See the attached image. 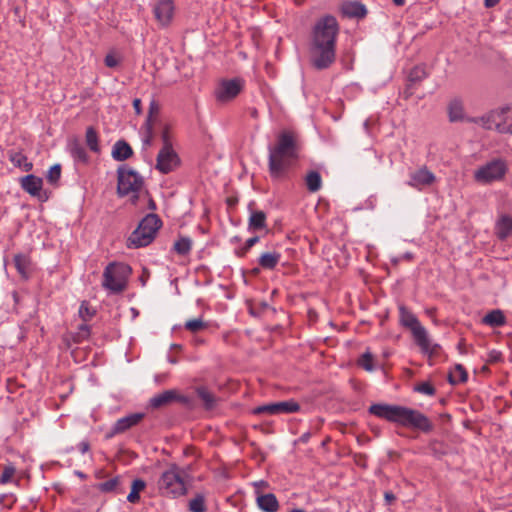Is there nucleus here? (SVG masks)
<instances>
[{
  "label": "nucleus",
  "instance_id": "052dcab7",
  "mask_svg": "<svg viewBox=\"0 0 512 512\" xmlns=\"http://www.w3.org/2000/svg\"><path fill=\"white\" fill-rule=\"evenodd\" d=\"M75 153L77 154V156L81 159H85V152L82 148H77L75 150Z\"/></svg>",
  "mask_w": 512,
  "mask_h": 512
},
{
  "label": "nucleus",
  "instance_id": "cd10ccee",
  "mask_svg": "<svg viewBox=\"0 0 512 512\" xmlns=\"http://www.w3.org/2000/svg\"><path fill=\"white\" fill-rule=\"evenodd\" d=\"M468 374L466 369L461 364H456L454 368L449 372L448 381L452 385H457L466 382Z\"/></svg>",
  "mask_w": 512,
  "mask_h": 512
},
{
  "label": "nucleus",
  "instance_id": "79ce46f5",
  "mask_svg": "<svg viewBox=\"0 0 512 512\" xmlns=\"http://www.w3.org/2000/svg\"><path fill=\"white\" fill-rule=\"evenodd\" d=\"M252 413L254 415H276V406H275V402L274 403H268V404H264V405H261V406H258V407H255L253 410H252Z\"/></svg>",
  "mask_w": 512,
  "mask_h": 512
},
{
  "label": "nucleus",
  "instance_id": "58836bf2",
  "mask_svg": "<svg viewBox=\"0 0 512 512\" xmlns=\"http://www.w3.org/2000/svg\"><path fill=\"white\" fill-rule=\"evenodd\" d=\"M120 484V478L114 477L105 482L99 483L97 488L102 492H113L116 491Z\"/></svg>",
  "mask_w": 512,
  "mask_h": 512
},
{
  "label": "nucleus",
  "instance_id": "f704fd0d",
  "mask_svg": "<svg viewBox=\"0 0 512 512\" xmlns=\"http://www.w3.org/2000/svg\"><path fill=\"white\" fill-rule=\"evenodd\" d=\"M357 364L364 370L372 372L375 369L374 356L371 352L366 351L359 357Z\"/></svg>",
  "mask_w": 512,
  "mask_h": 512
},
{
  "label": "nucleus",
  "instance_id": "dca6fc26",
  "mask_svg": "<svg viewBox=\"0 0 512 512\" xmlns=\"http://www.w3.org/2000/svg\"><path fill=\"white\" fill-rule=\"evenodd\" d=\"M256 505L263 512H278L279 501L273 493H261L256 490Z\"/></svg>",
  "mask_w": 512,
  "mask_h": 512
},
{
  "label": "nucleus",
  "instance_id": "0eeeda50",
  "mask_svg": "<svg viewBox=\"0 0 512 512\" xmlns=\"http://www.w3.org/2000/svg\"><path fill=\"white\" fill-rule=\"evenodd\" d=\"M132 270L124 263L113 262L110 263L103 272L104 288L114 293L122 292L127 285L128 277Z\"/></svg>",
  "mask_w": 512,
  "mask_h": 512
},
{
  "label": "nucleus",
  "instance_id": "603ef678",
  "mask_svg": "<svg viewBox=\"0 0 512 512\" xmlns=\"http://www.w3.org/2000/svg\"><path fill=\"white\" fill-rule=\"evenodd\" d=\"M157 113H158V107H157V105L154 102H152L150 104L149 115L147 117L146 124H152L154 115H156Z\"/></svg>",
  "mask_w": 512,
  "mask_h": 512
},
{
  "label": "nucleus",
  "instance_id": "39448f33",
  "mask_svg": "<svg viewBox=\"0 0 512 512\" xmlns=\"http://www.w3.org/2000/svg\"><path fill=\"white\" fill-rule=\"evenodd\" d=\"M161 226V220L155 214H149L142 219L138 227L131 233L127 240L128 248L147 246L154 239Z\"/></svg>",
  "mask_w": 512,
  "mask_h": 512
},
{
  "label": "nucleus",
  "instance_id": "c9c22d12",
  "mask_svg": "<svg viewBox=\"0 0 512 512\" xmlns=\"http://www.w3.org/2000/svg\"><path fill=\"white\" fill-rule=\"evenodd\" d=\"M197 395L207 409H210L215 405V396L208 389L204 387L197 388Z\"/></svg>",
  "mask_w": 512,
  "mask_h": 512
},
{
  "label": "nucleus",
  "instance_id": "09e8293b",
  "mask_svg": "<svg viewBox=\"0 0 512 512\" xmlns=\"http://www.w3.org/2000/svg\"><path fill=\"white\" fill-rule=\"evenodd\" d=\"M16 502V498L13 494H2L0 495V505L11 508Z\"/></svg>",
  "mask_w": 512,
  "mask_h": 512
},
{
  "label": "nucleus",
  "instance_id": "0e129e2a",
  "mask_svg": "<svg viewBox=\"0 0 512 512\" xmlns=\"http://www.w3.org/2000/svg\"><path fill=\"white\" fill-rule=\"evenodd\" d=\"M257 115H258L257 110L256 109H252L251 116L252 117H257Z\"/></svg>",
  "mask_w": 512,
  "mask_h": 512
},
{
  "label": "nucleus",
  "instance_id": "13d9d810",
  "mask_svg": "<svg viewBox=\"0 0 512 512\" xmlns=\"http://www.w3.org/2000/svg\"><path fill=\"white\" fill-rule=\"evenodd\" d=\"M500 0H484V5L487 8L494 7L499 3Z\"/></svg>",
  "mask_w": 512,
  "mask_h": 512
},
{
  "label": "nucleus",
  "instance_id": "3c124183",
  "mask_svg": "<svg viewBox=\"0 0 512 512\" xmlns=\"http://www.w3.org/2000/svg\"><path fill=\"white\" fill-rule=\"evenodd\" d=\"M161 139H162V142H163V146L162 147L172 146L171 136H170V132H169V128L168 127H165L163 129L162 134H161Z\"/></svg>",
  "mask_w": 512,
  "mask_h": 512
},
{
  "label": "nucleus",
  "instance_id": "393cba45",
  "mask_svg": "<svg viewBox=\"0 0 512 512\" xmlns=\"http://www.w3.org/2000/svg\"><path fill=\"white\" fill-rule=\"evenodd\" d=\"M482 323L490 327H501L506 324V317L501 310L495 309L483 317Z\"/></svg>",
  "mask_w": 512,
  "mask_h": 512
},
{
  "label": "nucleus",
  "instance_id": "4c0bfd02",
  "mask_svg": "<svg viewBox=\"0 0 512 512\" xmlns=\"http://www.w3.org/2000/svg\"><path fill=\"white\" fill-rule=\"evenodd\" d=\"M192 241L189 238L183 237L177 240L174 244V250L180 255H186L190 252Z\"/></svg>",
  "mask_w": 512,
  "mask_h": 512
},
{
  "label": "nucleus",
  "instance_id": "ea45409f",
  "mask_svg": "<svg viewBox=\"0 0 512 512\" xmlns=\"http://www.w3.org/2000/svg\"><path fill=\"white\" fill-rule=\"evenodd\" d=\"M16 468L12 464H7L3 468V472L0 476V483L7 484L11 482L15 476Z\"/></svg>",
  "mask_w": 512,
  "mask_h": 512
},
{
  "label": "nucleus",
  "instance_id": "4be33fe9",
  "mask_svg": "<svg viewBox=\"0 0 512 512\" xmlns=\"http://www.w3.org/2000/svg\"><path fill=\"white\" fill-rule=\"evenodd\" d=\"M133 154L131 146L124 140H119L113 145L112 157L117 161H124Z\"/></svg>",
  "mask_w": 512,
  "mask_h": 512
},
{
  "label": "nucleus",
  "instance_id": "c03bdc74",
  "mask_svg": "<svg viewBox=\"0 0 512 512\" xmlns=\"http://www.w3.org/2000/svg\"><path fill=\"white\" fill-rule=\"evenodd\" d=\"M415 391L427 396H433L436 393L434 386L429 382H421L417 384Z\"/></svg>",
  "mask_w": 512,
  "mask_h": 512
},
{
  "label": "nucleus",
  "instance_id": "9b49d317",
  "mask_svg": "<svg viewBox=\"0 0 512 512\" xmlns=\"http://www.w3.org/2000/svg\"><path fill=\"white\" fill-rule=\"evenodd\" d=\"M399 318L401 325L410 330L414 341L428 332L418 318L404 306L399 307Z\"/></svg>",
  "mask_w": 512,
  "mask_h": 512
},
{
  "label": "nucleus",
  "instance_id": "9d476101",
  "mask_svg": "<svg viewBox=\"0 0 512 512\" xmlns=\"http://www.w3.org/2000/svg\"><path fill=\"white\" fill-rule=\"evenodd\" d=\"M244 80L241 78L224 79L219 82L215 90L218 102L227 103L235 99L244 88Z\"/></svg>",
  "mask_w": 512,
  "mask_h": 512
},
{
  "label": "nucleus",
  "instance_id": "423d86ee",
  "mask_svg": "<svg viewBox=\"0 0 512 512\" xmlns=\"http://www.w3.org/2000/svg\"><path fill=\"white\" fill-rule=\"evenodd\" d=\"M143 185V177L134 169L127 166L118 169L117 193L119 196L130 195L135 203L143 189Z\"/></svg>",
  "mask_w": 512,
  "mask_h": 512
},
{
  "label": "nucleus",
  "instance_id": "412c9836",
  "mask_svg": "<svg viewBox=\"0 0 512 512\" xmlns=\"http://www.w3.org/2000/svg\"><path fill=\"white\" fill-rule=\"evenodd\" d=\"M448 115L449 120L451 122H457V121H467L469 122L464 116V105L462 100L460 99H453L450 101L448 105Z\"/></svg>",
  "mask_w": 512,
  "mask_h": 512
},
{
  "label": "nucleus",
  "instance_id": "a18cd8bd",
  "mask_svg": "<svg viewBox=\"0 0 512 512\" xmlns=\"http://www.w3.org/2000/svg\"><path fill=\"white\" fill-rule=\"evenodd\" d=\"M90 335V328L87 324H81L79 326L78 332L76 333L74 340L76 342H82L87 339Z\"/></svg>",
  "mask_w": 512,
  "mask_h": 512
},
{
  "label": "nucleus",
  "instance_id": "c756f323",
  "mask_svg": "<svg viewBox=\"0 0 512 512\" xmlns=\"http://www.w3.org/2000/svg\"><path fill=\"white\" fill-rule=\"evenodd\" d=\"M249 228L262 230L266 227V214L263 211H254L249 217Z\"/></svg>",
  "mask_w": 512,
  "mask_h": 512
},
{
  "label": "nucleus",
  "instance_id": "e2e57ef3",
  "mask_svg": "<svg viewBox=\"0 0 512 512\" xmlns=\"http://www.w3.org/2000/svg\"><path fill=\"white\" fill-rule=\"evenodd\" d=\"M393 2L397 6H402L405 3V0H393Z\"/></svg>",
  "mask_w": 512,
  "mask_h": 512
},
{
  "label": "nucleus",
  "instance_id": "338daca9",
  "mask_svg": "<svg viewBox=\"0 0 512 512\" xmlns=\"http://www.w3.org/2000/svg\"><path fill=\"white\" fill-rule=\"evenodd\" d=\"M290 512H306V511L303 509H293Z\"/></svg>",
  "mask_w": 512,
  "mask_h": 512
},
{
  "label": "nucleus",
  "instance_id": "1a4fd4ad",
  "mask_svg": "<svg viewBox=\"0 0 512 512\" xmlns=\"http://www.w3.org/2000/svg\"><path fill=\"white\" fill-rule=\"evenodd\" d=\"M507 172V165L501 159L492 160L474 172L476 182L486 185L501 180Z\"/></svg>",
  "mask_w": 512,
  "mask_h": 512
},
{
  "label": "nucleus",
  "instance_id": "a19ab883",
  "mask_svg": "<svg viewBox=\"0 0 512 512\" xmlns=\"http://www.w3.org/2000/svg\"><path fill=\"white\" fill-rule=\"evenodd\" d=\"M79 316L83 321L87 322L95 315L96 311L87 302H82L79 307Z\"/></svg>",
  "mask_w": 512,
  "mask_h": 512
},
{
  "label": "nucleus",
  "instance_id": "473e14b6",
  "mask_svg": "<svg viewBox=\"0 0 512 512\" xmlns=\"http://www.w3.org/2000/svg\"><path fill=\"white\" fill-rule=\"evenodd\" d=\"M188 510L189 512H206V498L203 494H196L191 500L188 502Z\"/></svg>",
  "mask_w": 512,
  "mask_h": 512
},
{
  "label": "nucleus",
  "instance_id": "20e7f679",
  "mask_svg": "<svg viewBox=\"0 0 512 512\" xmlns=\"http://www.w3.org/2000/svg\"><path fill=\"white\" fill-rule=\"evenodd\" d=\"M186 475L185 470L177 464H169L157 481L159 493L169 498H177L185 495L187 492Z\"/></svg>",
  "mask_w": 512,
  "mask_h": 512
},
{
  "label": "nucleus",
  "instance_id": "c85d7f7f",
  "mask_svg": "<svg viewBox=\"0 0 512 512\" xmlns=\"http://www.w3.org/2000/svg\"><path fill=\"white\" fill-rule=\"evenodd\" d=\"M305 184L310 192H317L322 187V177L317 171H310L305 177Z\"/></svg>",
  "mask_w": 512,
  "mask_h": 512
},
{
  "label": "nucleus",
  "instance_id": "69168bd1",
  "mask_svg": "<svg viewBox=\"0 0 512 512\" xmlns=\"http://www.w3.org/2000/svg\"><path fill=\"white\" fill-rule=\"evenodd\" d=\"M259 272H260V269H259V268H254V269L252 270V273H253L254 275H257Z\"/></svg>",
  "mask_w": 512,
  "mask_h": 512
},
{
  "label": "nucleus",
  "instance_id": "f3484780",
  "mask_svg": "<svg viewBox=\"0 0 512 512\" xmlns=\"http://www.w3.org/2000/svg\"><path fill=\"white\" fill-rule=\"evenodd\" d=\"M415 343L419 346L421 352L427 355L430 360L438 357L441 353V346L432 342L428 332L417 339Z\"/></svg>",
  "mask_w": 512,
  "mask_h": 512
},
{
  "label": "nucleus",
  "instance_id": "49530a36",
  "mask_svg": "<svg viewBox=\"0 0 512 512\" xmlns=\"http://www.w3.org/2000/svg\"><path fill=\"white\" fill-rule=\"evenodd\" d=\"M426 77V72L423 67L417 66L411 70L409 79L411 82L420 81Z\"/></svg>",
  "mask_w": 512,
  "mask_h": 512
},
{
  "label": "nucleus",
  "instance_id": "4d7b16f0",
  "mask_svg": "<svg viewBox=\"0 0 512 512\" xmlns=\"http://www.w3.org/2000/svg\"><path fill=\"white\" fill-rule=\"evenodd\" d=\"M385 500L388 504H391L395 500V495L392 492H386Z\"/></svg>",
  "mask_w": 512,
  "mask_h": 512
},
{
  "label": "nucleus",
  "instance_id": "774afa93",
  "mask_svg": "<svg viewBox=\"0 0 512 512\" xmlns=\"http://www.w3.org/2000/svg\"><path fill=\"white\" fill-rule=\"evenodd\" d=\"M13 298L15 302L18 301V294L16 292L13 293Z\"/></svg>",
  "mask_w": 512,
  "mask_h": 512
},
{
  "label": "nucleus",
  "instance_id": "bb28decb",
  "mask_svg": "<svg viewBox=\"0 0 512 512\" xmlns=\"http://www.w3.org/2000/svg\"><path fill=\"white\" fill-rule=\"evenodd\" d=\"M9 160L13 163L14 166L19 167L25 172H28L33 168V164L28 161L27 157L22 152H9Z\"/></svg>",
  "mask_w": 512,
  "mask_h": 512
},
{
  "label": "nucleus",
  "instance_id": "37998d69",
  "mask_svg": "<svg viewBox=\"0 0 512 512\" xmlns=\"http://www.w3.org/2000/svg\"><path fill=\"white\" fill-rule=\"evenodd\" d=\"M61 177V165L54 164L47 172L46 179L50 184H56Z\"/></svg>",
  "mask_w": 512,
  "mask_h": 512
},
{
  "label": "nucleus",
  "instance_id": "6e6d98bb",
  "mask_svg": "<svg viewBox=\"0 0 512 512\" xmlns=\"http://www.w3.org/2000/svg\"><path fill=\"white\" fill-rule=\"evenodd\" d=\"M141 104H142V103H141V100H140V99L135 98V99L133 100V107H134V109H135L136 113H138V114L141 112Z\"/></svg>",
  "mask_w": 512,
  "mask_h": 512
},
{
  "label": "nucleus",
  "instance_id": "f8f14e48",
  "mask_svg": "<svg viewBox=\"0 0 512 512\" xmlns=\"http://www.w3.org/2000/svg\"><path fill=\"white\" fill-rule=\"evenodd\" d=\"M179 165V157L172 146L162 147L157 155L156 169L167 174Z\"/></svg>",
  "mask_w": 512,
  "mask_h": 512
},
{
  "label": "nucleus",
  "instance_id": "7c9ffc66",
  "mask_svg": "<svg viewBox=\"0 0 512 512\" xmlns=\"http://www.w3.org/2000/svg\"><path fill=\"white\" fill-rule=\"evenodd\" d=\"M146 487L145 481L142 479H135L131 484V491L127 496V500L130 503H137L140 500V492Z\"/></svg>",
  "mask_w": 512,
  "mask_h": 512
},
{
  "label": "nucleus",
  "instance_id": "4468645a",
  "mask_svg": "<svg viewBox=\"0 0 512 512\" xmlns=\"http://www.w3.org/2000/svg\"><path fill=\"white\" fill-rule=\"evenodd\" d=\"M435 175L426 167H421L417 170L410 172L407 184L410 187L422 190L425 187L431 186L435 182Z\"/></svg>",
  "mask_w": 512,
  "mask_h": 512
},
{
  "label": "nucleus",
  "instance_id": "864d4df0",
  "mask_svg": "<svg viewBox=\"0 0 512 512\" xmlns=\"http://www.w3.org/2000/svg\"><path fill=\"white\" fill-rule=\"evenodd\" d=\"M147 127V136L144 139L145 145H150L152 141V124H146Z\"/></svg>",
  "mask_w": 512,
  "mask_h": 512
},
{
  "label": "nucleus",
  "instance_id": "de8ad7c7",
  "mask_svg": "<svg viewBox=\"0 0 512 512\" xmlns=\"http://www.w3.org/2000/svg\"><path fill=\"white\" fill-rule=\"evenodd\" d=\"M104 62L107 67L115 68L120 62V57L116 53L111 52L106 55Z\"/></svg>",
  "mask_w": 512,
  "mask_h": 512
},
{
  "label": "nucleus",
  "instance_id": "aec40b11",
  "mask_svg": "<svg viewBox=\"0 0 512 512\" xmlns=\"http://www.w3.org/2000/svg\"><path fill=\"white\" fill-rule=\"evenodd\" d=\"M341 11L349 18H363L367 14L365 5L358 1H348L342 4Z\"/></svg>",
  "mask_w": 512,
  "mask_h": 512
},
{
  "label": "nucleus",
  "instance_id": "8fccbe9b",
  "mask_svg": "<svg viewBox=\"0 0 512 512\" xmlns=\"http://www.w3.org/2000/svg\"><path fill=\"white\" fill-rule=\"evenodd\" d=\"M258 241H259V237H257V236L251 237V238L247 239L246 242H245L244 247L239 252V256H241V257L244 256L246 254V252L250 248H252Z\"/></svg>",
  "mask_w": 512,
  "mask_h": 512
},
{
  "label": "nucleus",
  "instance_id": "7ed1b4c3",
  "mask_svg": "<svg viewBox=\"0 0 512 512\" xmlns=\"http://www.w3.org/2000/svg\"><path fill=\"white\" fill-rule=\"evenodd\" d=\"M369 412L389 422L418 429L425 433L433 430V424L427 416L418 410L408 407L378 403L371 405Z\"/></svg>",
  "mask_w": 512,
  "mask_h": 512
},
{
  "label": "nucleus",
  "instance_id": "f03ea898",
  "mask_svg": "<svg viewBox=\"0 0 512 512\" xmlns=\"http://www.w3.org/2000/svg\"><path fill=\"white\" fill-rule=\"evenodd\" d=\"M300 149L298 137L293 131L284 130L277 135L274 145L268 148V169L272 179L285 178L297 163Z\"/></svg>",
  "mask_w": 512,
  "mask_h": 512
},
{
  "label": "nucleus",
  "instance_id": "5701e85b",
  "mask_svg": "<svg viewBox=\"0 0 512 512\" xmlns=\"http://www.w3.org/2000/svg\"><path fill=\"white\" fill-rule=\"evenodd\" d=\"M495 233L499 239H506L512 233V217L502 215L496 222Z\"/></svg>",
  "mask_w": 512,
  "mask_h": 512
},
{
  "label": "nucleus",
  "instance_id": "ddd939ff",
  "mask_svg": "<svg viewBox=\"0 0 512 512\" xmlns=\"http://www.w3.org/2000/svg\"><path fill=\"white\" fill-rule=\"evenodd\" d=\"M174 11L173 0H158L153 8L154 16L162 27H167L171 23Z\"/></svg>",
  "mask_w": 512,
  "mask_h": 512
},
{
  "label": "nucleus",
  "instance_id": "2eb2a0df",
  "mask_svg": "<svg viewBox=\"0 0 512 512\" xmlns=\"http://www.w3.org/2000/svg\"><path fill=\"white\" fill-rule=\"evenodd\" d=\"M173 401L186 402L187 400L185 397L179 395L176 390H166L153 396L150 399V406L152 408L158 409L169 405Z\"/></svg>",
  "mask_w": 512,
  "mask_h": 512
},
{
  "label": "nucleus",
  "instance_id": "2f4dec72",
  "mask_svg": "<svg viewBox=\"0 0 512 512\" xmlns=\"http://www.w3.org/2000/svg\"><path fill=\"white\" fill-rule=\"evenodd\" d=\"M276 415L295 413L300 410V405L294 400L275 402Z\"/></svg>",
  "mask_w": 512,
  "mask_h": 512
},
{
  "label": "nucleus",
  "instance_id": "b1692460",
  "mask_svg": "<svg viewBox=\"0 0 512 512\" xmlns=\"http://www.w3.org/2000/svg\"><path fill=\"white\" fill-rule=\"evenodd\" d=\"M281 259V254L276 251L264 252L259 257V265L263 269L272 270L274 269Z\"/></svg>",
  "mask_w": 512,
  "mask_h": 512
},
{
  "label": "nucleus",
  "instance_id": "6ab92c4d",
  "mask_svg": "<svg viewBox=\"0 0 512 512\" xmlns=\"http://www.w3.org/2000/svg\"><path fill=\"white\" fill-rule=\"evenodd\" d=\"M143 416L142 413H135L118 419L113 426L112 433L119 434L125 432L129 428L137 425L143 419Z\"/></svg>",
  "mask_w": 512,
  "mask_h": 512
},
{
  "label": "nucleus",
  "instance_id": "72a5a7b5",
  "mask_svg": "<svg viewBox=\"0 0 512 512\" xmlns=\"http://www.w3.org/2000/svg\"><path fill=\"white\" fill-rule=\"evenodd\" d=\"M184 327L191 333H197L208 328V324L202 318L189 319L185 322Z\"/></svg>",
  "mask_w": 512,
  "mask_h": 512
},
{
  "label": "nucleus",
  "instance_id": "e433bc0d",
  "mask_svg": "<svg viewBox=\"0 0 512 512\" xmlns=\"http://www.w3.org/2000/svg\"><path fill=\"white\" fill-rule=\"evenodd\" d=\"M86 144L90 148V150L94 152L99 151V144H98V134L97 131L93 127H88L86 130Z\"/></svg>",
  "mask_w": 512,
  "mask_h": 512
},
{
  "label": "nucleus",
  "instance_id": "a878e982",
  "mask_svg": "<svg viewBox=\"0 0 512 512\" xmlns=\"http://www.w3.org/2000/svg\"><path fill=\"white\" fill-rule=\"evenodd\" d=\"M14 265L22 278L27 279L31 271L30 258L25 254H16L14 256Z\"/></svg>",
  "mask_w": 512,
  "mask_h": 512
},
{
  "label": "nucleus",
  "instance_id": "5fc2aeb1",
  "mask_svg": "<svg viewBox=\"0 0 512 512\" xmlns=\"http://www.w3.org/2000/svg\"><path fill=\"white\" fill-rule=\"evenodd\" d=\"M78 449L82 454H84L89 451L90 445L87 441H82L79 443Z\"/></svg>",
  "mask_w": 512,
  "mask_h": 512
},
{
  "label": "nucleus",
  "instance_id": "a211bd4d",
  "mask_svg": "<svg viewBox=\"0 0 512 512\" xmlns=\"http://www.w3.org/2000/svg\"><path fill=\"white\" fill-rule=\"evenodd\" d=\"M20 185L30 195L38 196L42 190L43 181L40 177L29 174L20 179Z\"/></svg>",
  "mask_w": 512,
  "mask_h": 512
},
{
  "label": "nucleus",
  "instance_id": "f257e3e1",
  "mask_svg": "<svg viewBox=\"0 0 512 512\" xmlns=\"http://www.w3.org/2000/svg\"><path fill=\"white\" fill-rule=\"evenodd\" d=\"M338 33L339 25L335 17L326 15L316 21L310 46L311 62L315 68L326 69L335 61Z\"/></svg>",
  "mask_w": 512,
  "mask_h": 512
},
{
  "label": "nucleus",
  "instance_id": "680f3d73",
  "mask_svg": "<svg viewBox=\"0 0 512 512\" xmlns=\"http://www.w3.org/2000/svg\"><path fill=\"white\" fill-rule=\"evenodd\" d=\"M254 485L258 489L259 487L266 486V483L264 481H260V482H256Z\"/></svg>",
  "mask_w": 512,
  "mask_h": 512
},
{
  "label": "nucleus",
  "instance_id": "6e6552de",
  "mask_svg": "<svg viewBox=\"0 0 512 512\" xmlns=\"http://www.w3.org/2000/svg\"><path fill=\"white\" fill-rule=\"evenodd\" d=\"M508 118L512 121V115ZM471 123L480 125L486 130H495L503 134H512V122L506 123L504 117V108L492 110L480 117H471L467 119Z\"/></svg>",
  "mask_w": 512,
  "mask_h": 512
},
{
  "label": "nucleus",
  "instance_id": "bf43d9fd",
  "mask_svg": "<svg viewBox=\"0 0 512 512\" xmlns=\"http://www.w3.org/2000/svg\"><path fill=\"white\" fill-rule=\"evenodd\" d=\"M509 116H512V110L510 108H504V117L507 118L505 121L506 123H511V119L508 118Z\"/></svg>",
  "mask_w": 512,
  "mask_h": 512
}]
</instances>
